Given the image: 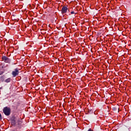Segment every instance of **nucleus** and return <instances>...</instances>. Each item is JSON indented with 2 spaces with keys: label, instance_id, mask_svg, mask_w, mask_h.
<instances>
[{
  "label": "nucleus",
  "instance_id": "nucleus-2",
  "mask_svg": "<svg viewBox=\"0 0 131 131\" xmlns=\"http://www.w3.org/2000/svg\"><path fill=\"white\" fill-rule=\"evenodd\" d=\"M3 112L5 115L9 116L11 114V110L8 107H5L3 108Z\"/></svg>",
  "mask_w": 131,
  "mask_h": 131
},
{
  "label": "nucleus",
  "instance_id": "nucleus-4",
  "mask_svg": "<svg viewBox=\"0 0 131 131\" xmlns=\"http://www.w3.org/2000/svg\"><path fill=\"white\" fill-rule=\"evenodd\" d=\"M67 11H68V8L66 7H63L61 9V13L65 14V13H67Z\"/></svg>",
  "mask_w": 131,
  "mask_h": 131
},
{
  "label": "nucleus",
  "instance_id": "nucleus-3",
  "mask_svg": "<svg viewBox=\"0 0 131 131\" xmlns=\"http://www.w3.org/2000/svg\"><path fill=\"white\" fill-rule=\"evenodd\" d=\"M12 74L14 77H15V76H17L19 74V71H18V69H15L14 71L12 72Z\"/></svg>",
  "mask_w": 131,
  "mask_h": 131
},
{
  "label": "nucleus",
  "instance_id": "nucleus-5",
  "mask_svg": "<svg viewBox=\"0 0 131 131\" xmlns=\"http://www.w3.org/2000/svg\"><path fill=\"white\" fill-rule=\"evenodd\" d=\"M2 60L4 61V62H5V63H8L9 61V58L6 56H3L2 57Z\"/></svg>",
  "mask_w": 131,
  "mask_h": 131
},
{
  "label": "nucleus",
  "instance_id": "nucleus-7",
  "mask_svg": "<svg viewBox=\"0 0 131 131\" xmlns=\"http://www.w3.org/2000/svg\"><path fill=\"white\" fill-rule=\"evenodd\" d=\"M71 14H76V13L74 12V11H72L71 12Z\"/></svg>",
  "mask_w": 131,
  "mask_h": 131
},
{
  "label": "nucleus",
  "instance_id": "nucleus-1",
  "mask_svg": "<svg viewBox=\"0 0 131 131\" xmlns=\"http://www.w3.org/2000/svg\"><path fill=\"white\" fill-rule=\"evenodd\" d=\"M20 121V119L19 118H12L11 119V124L12 125H16L17 123L19 124Z\"/></svg>",
  "mask_w": 131,
  "mask_h": 131
},
{
  "label": "nucleus",
  "instance_id": "nucleus-8",
  "mask_svg": "<svg viewBox=\"0 0 131 131\" xmlns=\"http://www.w3.org/2000/svg\"><path fill=\"white\" fill-rule=\"evenodd\" d=\"M0 119H2V114H0Z\"/></svg>",
  "mask_w": 131,
  "mask_h": 131
},
{
  "label": "nucleus",
  "instance_id": "nucleus-9",
  "mask_svg": "<svg viewBox=\"0 0 131 131\" xmlns=\"http://www.w3.org/2000/svg\"><path fill=\"white\" fill-rule=\"evenodd\" d=\"M88 131H93V130H92V129H89L88 130Z\"/></svg>",
  "mask_w": 131,
  "mask_h": 131
},
{
  "label": "nucleus",
  "instance_id": "nucleus-6",
  "mask_svg": "<svg viewBox=\"0 0 131 131\" xmlns=\"http://www.w3.org/2000/svg\"><path fill=\"white\" fill-rule=\"evenodd\" d=\"M11 81V78H9L5 80L6 82H10Z\"/></svg>",
  "mask_w": 131,
  "mask_h": 131
}]
</instances>
